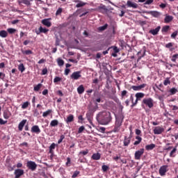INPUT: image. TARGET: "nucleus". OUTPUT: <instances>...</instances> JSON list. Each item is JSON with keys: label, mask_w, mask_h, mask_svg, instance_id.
Instances as JSON below:
<instances>
[{"label": "nucleus", "mask_w": 178, "mask_h": 178, "mask_svg": "<svg viewBox=\"0 0 178 178\" xmlns=\"http://www.w3.org/2000/svg\"><path fill=\"white\" fill-rule=\"evenodd\" d=\"M145 87H147V84L143 83L139 86H132L131 88V90H134V91H141V90H143V88H145Z\"/></svg>", "instance_id": "nucleus-9"}, {"label": "nucleus", "mask_w": 178, "mask_h": 178, "mask_svg": "<svg viewBox=\"0 0 178 178\" xmlns=\"http://www.w3.org/2000/svg\"><path fill=\"white\" fill-rule=\"evenodd\" d=\"M18 3H19V5L21 3H24V5H26L27 6H29V5H30V1H29V0H18Z\"/></svg>", "instance_id": "nucleus-32"}, {"label": "nucleus", "mask_w": 178, "mask_h": 178, "mask_svg": "<svg viewBox=\"0 0 178 178\" xmlns=\"http://www.w3.org/2000/svg\"><path fill=\"white\" fill-rule=\"evenodd\" d=\"M156 145L154 143H152L150 145H147L145 146L146 151H152L154 148H155Z\"/></svg>", "instance_id": "nucleus-22"}, {"label": "nucleus", "mask_w": 178, "mask_h": 178, "mask_svg": "<svg viewBox=\"0 0 178 178\" xmlns=\"http://www.w3.org/2000/svg\"><path fill=\"white\" fill-rule=\"evenodd\" d=\"M174 43L172 42H169L168 44H165V48H168V49H170V51L172 52L173 51H175V47H173Z\"/></svg>", "instance_id": "nucleus-20"}, {"label": "nucleus", "mask_w": 178, "mask_h": 178, "mask_svg": "<svg viewBox=\"0 0 178 178\" xmlns=\"http://www.w3.org/2000/svg\"><path fill=\"white\" fill-rule=\"evenodd\" d=\"M29 106H30V102H25L22 105V109H27V108H29Z\"/></svg>", "instance_id": "nucleus-34"}, {"label": "nucleus", "mask_w": 178, "mask_h": 178, "mask_svg": "<svg viewBox=\"0 0 178 178\" xmlns=\"http://www.w3.org/2000/svg\"><path fill=\"white\" fill-rule=\"evenodd\" d=\"M6 123H8V121H5L2 118H0V124H6Z\"/></svg>", "instance_id": "nucleus-61"}, {"label": "nucleus", "mask_w": 178, "mask_h": 178, "mask_svg": "<svg viewBox=\"0 0 178 178\" xmlns=\"http://www.w3.org/2000/svg\"><path fill=\"white\" fill-rule=\"evenodd\" d=\"M127 5L128 6V8H133L134 9H137V8H138V4L132 2L130 0H128L127 2Z\"/></svg>", "instance_id": "nucleus-15"}, {"label": "nucleus", "mask_w": 178, "mask_h": 178, "mask_svg": "<svg viewBox=\"0 0 178 178\" xmlns=\"http://www.w3.org/2000/svg\"><path fill=\"white\" fill-rule=\"evenodd\" d=\"M58 124H59V121H58V120H53L50 122V126L51 127H55L58 126Z\"/></svg>", "instance_id": "nucleus-28"}, {"label": "nucleus", "mask_w": 178, "mask_h": 178, "mask_svg": "<svg viewBox=\"0 0 178 178\" xmlns=\"http://www.w3.org/2000/svg\"><path fill=\"white\" fill-rule=\"evenodd\" d=\"M52 113V110L49 109L47 111L43 112L42 117L43 118H47V116H49L50 114Z\"/></svg>", "instance_id": "nucleus-31"}, {"label": "nucleus", "mask_w": 178, "mask_h": 178, "mask_svg": "<svg viewBox=\"0 0 178 178\" xmlns=\"http://www.w3.org/2000/svg\"><path fill=\"white\" fill-rule=\"evenodd\" d=\"M57 94L59 97H63V92H62V90H58Z\"/></svg>", "instance_id": "nucleus-62"}, {"label": "nucleus", "mask_w": 178, "mask_h": 178, "mask_svg": "<svg viewBox=\"0 0 178 178\" xmlns=\"http://www.w3.org/2000/svg\"><path fill=\"white\" fill-rule=\"evenodd\" d=\"M14 175H15V178H19L24 175V170L17 169L15 170Z\"/></svg>", "instance_id": "nucleus-12"}, {"label": "nucleus", "mask_w": 178, "mask_h": 178, "mask_svg": "<svg viewBox=\"0 0 178 178\" xmlns=\"http://www.w3.org/2000/svg\"><path fill=\"white\" fill-rule=\"evenodd\" d=\"M178 32L177 31H175L171 34V38H176L177 37Z\"/></svg>", "instance_id": "nucleus-56"}, {"label": "nucleus", "mask_w": 178, "mask_h": 178, "mask_svg": "<svg viewBox=\"0 0 178 178\" xmlns=\"http://www.w3.org/2000/svg\"><path fill=\"white\" fill-rule=\"evenodd\" d=\"M163 131H165V129L161 126L155 127L153 130L154 134H162Z\"/></svg>", "instance_id": "nucleus-10"}, {"label": "nucleus", "mask_w": 178, "mask_h": 178, "mask_svg": "<svg viewBox=\"0 0 178 178\" xmlns=\"http://www.w3.org/2000/svg\"><path fill=\"white\" fill-rule=\"evenodd\" d=\"M48 73V69L47 67L44 68L42 71V75L45 76Z\"/></svg>", "instance_id": "nucleus-57"}, {"label": "nucleus", "mask_w": 178, "mask_h": 178, "mask_svg": "<svg viewBox=\"0 0 178 178\" xmlns=\"http://www.w3.org/2000/svg\"><path fill=\"white\" fill-rule=\"evenodd\" d=\"M122 126V122L120 120H116L115 121V127L118 129Z\"/></svg>", "instance_id": "nucleus-42"}, {"label": "nucleus", "mask_w": 178, "mask_h": 178, "mask_svg": "<svg viewBox=\"0 0 178 178\" xmlns=\"http://www.w3.org/2000/svg\"><path fill=\"white\" fill-rule=\"evenodd\" d=\"M163 84L165 86H168V84H170V80L169 79V78H166L164 81H163Z\"/></svg>", "instance_id": "nucleus-53"}, {"label": "nucleus", "mask_w": 178, "mask_h": 178, "mask_svg": "<svg viewBox=\"0 0 178 178\" xmlns=\"http://www.w3.org/2000/svg\"><path fill=\"white\" fill-rule=\"evenodd\" d=\"M26 167L30 169V170H32V172H34V170L37 169V163L34 161H29L26 163Z\"/></svg>", "instance_id": "nucleus-8"}, {"label": "nucleus", "mask_w": 178, "mask_h": 178, "mask_svg": "<svg viewBox=\"0 0 178 178\" xmlns=\"http://www.w3.org/2000/svg\"><path fill=\"white\" fill-rule=\"evenodd\" d=\"M73 2L77 3L76 5V8H83V6H86V5H87V3L81 1V0H73Z\"/></svg>", "instance_id": "nucleus-13"}, {"label": "nucleus", "mask_w": 178, "mask_h": 178, "mask_svg": "<svg viewBox=\"0 0 178 178\" xmlns=\"http://www.w3.org/2000/svg\"><path fill=\"white\" fill-rule=\"evenodd\" d=\"M96 119L99 124L106 126L112 122V115L109 111H102L97 115Z\"/></svg>", "instance_id": "nucleus-1"}, {"label": "nucleus", "mask_w": 178, "mask_h": 178, "mask_svg": "<svg viewBox=\"0 0 178 178\" xmlns=\"http://www.w3.org/2000/svg\"><path fill=\"white\" fill-rule=\"evenodd\" d=\"M142 104L148 106V108H151L154 107V100L152 98L143 99Z\"/></svg>", "instance_id": "nucleus-3"}, {"label": "nucleus", "mask_w": 178, "mask_h": 178, "mask_svg": "<svg viewBox=\"0 0 178 178\" xmlns=\"http://www.w3.org/2000/svg\"><path fill=\"white\" fill-rule=\"evenodd\" d=\"M51 20H52V18H47L42 20L41 23L44 26H46V27H51L52 26V23H51Z\"/></svg>", "instance_id": "nucleus-11"}, {"label": "nucleus", "mask_w": 178, "mask_h": 178, "mask_svg": "<svg viewBox=\"0 0 178 178\" xmlns=\"http://www.w3.org/2000/svg\"><path fill=\"white\" fill-rule=\"evenodd\" d=\"M79 175H80V171H74V174L72 175V178H76L77 177V176H79Z\"/></svg>", "instance_id": "nucleus-49"}, {"label": "nucleus", "mask_w": 178, "mask_h": 178, "mask_svg": "<svg viewBox=\"0 0 178 178\" xmlns=\"http://www.w3.org/2000/svg\"><path fill=\"white\" fill-rule=\"evenodd\" d=\"M136 140L134 143V145H138L141 141H143V138H141L140 136H136Z\"/></svg>", "instance_id": "nucleus-26"}, {"label": "nucleus", "mask_w": 178, "mask_h": 178, "mask_svg": "<svg viewBox=\"0 0 178 178\" xmlns=\"http://www.w3.org/2000/svg\"><path fill=\"white\" fill-rule=\"evenodd\" d=\"M152 2H154V0H147L145 2V5H151V3H152Z\"/></svg>", "instance_id": "nucleus-58"}, {"label": "nucleus", "mask_w": 178, "mask_h": 178, "mask_svg": "<svg viewBox=\"0 0 178 178\" xmlns=\"http://www.w3.org/2000/svg\"><path fill=\"white\" fill-rule=\"evenodd\" d=\"M31 133H35V134H40V133H41V129H40L38 125H34L31 127Z\"/></svg>", "instance_id": "nucleus-14"}, {"label": "nucleus", "mask_w": 178, "mask_h": 178, "mask_svg": "<svg viewBox=\"0 0 178 178\" xmlns=\"http://www.w3.org/2000/svg\"><path fill=\"white\" fill-rule=\"evenodd\" d=\"M98 10L101 13H104V12H106L108 10V9L106 8V6H99L97 8Z\"/></svg>", "instance_id": "nucleus-29"}, {"label": "nucleus", "mask_w": 178, "mask_h": 178, "mask_svg": "<svg viewBox=\"0 0 178 178\" xmlns=\"http://www.w3.org/2000/svg\"><path fill=\"white\" fill-rule=\"evenodd\" d=\"M135 97L136 99L135 100V102L134 103V104H131V108H134V106H136V105L138 104V101H141L142 98H144V97H145V94L143 92H137L135 95Z\"/></svg>", "instance_id": "nucleus-2"}, {"label": "nucleus", "mask_w": 178, "mask_h": 178, "mask_svg": "<svg viewBox=\"0 0 178 178\" xmlns=\"http://www.w3.org/2000/svg\"><path fill=\"white\" fill-rule=\"evenodd\" d=\"M62 78L59 76H56L54 79V83H59V81H61Z\"/></svg>", "instance_id": "nucleus-50"}, {"label": "nucleus", "mask_w": 178, "mask_h": 178, "mask_svg": "<svg viewBox=\"0 0 178 178\" xmlns=\"http://www.w3.org/2000/svg\"><path fill=\"white\" fill-rule=\"evenodd\" d=\"M27 122V120H23L22 122H19L18 125V129L19 131H22L23 130V127H24V124H26Z\"/></svg>", "instance_id": "nucleus-18"}, {"label": "nucleus", "mask_w": 178, "mask_h": 178, "mask_svg": "<svg viewBox=\"0 0 178 178\" xmlns=\"http://www.w3.org/2000/svg\"><path fill=\"white\" fill-rule=\"evenodd\" d=\"M18 70H19V72H21V73H23V72H24V70H26V67H24V65H23V63H21L18 66Z\"/></svg>", "instance_id": "nucleus-35"}, {"label": "nucleus", "mask_w": 178, "mask_h": 178, "mask_svg": "<svg viewBox=\"0 0 178 178\" xmlns=\"http://www.w3.org/2000/svg\"><path fill=\"white\" fill-rule=\"evenodd\" d=\"M69 73H70V69L66 68L65 70V76H67L69 74Z\"/></svg>", "instance_id": "nucleus-60"}, {"label": "nucleus", "mask_w": 178, "mask_h": 178, "mask_svg": "<svg viewBox=\"0 0 178 178\" xmlns=\"http://www.w3.org/2000/svg\"><path fill=\"white\" fill-rule=\"evenodd\" d=\"M176 151H177V149L176 147L172 149V150L170 153V158H175L174 154H176Z\"/></svg>", "instance_id": "nucleus-38"}, {"label": "nucleus", "mask_w": 178, "mask_h": 178, "mask_svg": "<svg viewBox=\"0 0 178 178\" xmlns=\"http://www.w3.org/2000/svg\"><path fill=\"white\" fill-rule=\"evenodd\" d=\"M85 129H86V128L84 127V126L80 127L79 128V130H78V134H81V133H82L83 131H84Z\"/></svg>", "instance_id": "nucleus-52"}, {"label": "nucleus", "mask_w": 178, "mask_h": 178, "mask_svg": "<svg viewBox=\"0 0 178 178\" xmlns=\"http://www.w3.org/2000/svg\"><path fill=\"white\" fill-rule=\"evenodd\" d=\"M63 12V8H58L56 12V16H60Z\"/></svg>", "instance_id": "nucleus-37"}, {"label": "nucleus", "mask_w": 178, "mask_h": 178, "mask_svg": "<svg viewBox=\"0 0 178 178\" xmlns=\"http://www.w3.org/2000/svg\"><path fill=\"white\" fill-rule=\"evenodd\" d=\"M56 147V144L53 143L50 146H49V154H51V157L54 156V149H55V147Z\"/></svg>", "instance_id": "nucleus-19"}, {"label": "nucleus", "mask_w": 178, "mask_h": 178, "mask_svg": "<svg viewBox=\"0 0 178 178\" xmlns=\"http://www.w3.org/2000/svg\"><path fill=\"white\" fill-rule=\"evenodd\" d=\"M49 31V29H47V28H42V26L39 27V31H36V34H41V33H43L44 34H47Z\"/></svg>", "instance_id": "nucleus-17"}, {"label": "nucleus", "mask_w": 178, "mask_h": 178, "mask_svg": "<svg viewBox=\"0 0 178 178\" xmlns=\"http://www.w3.org/2000/svg\"><path fill=\"white\" fill-rule=\"evenodd\" d=\"M74 116L71 114L67 117L65 122L66 123H72V122H74Z\"/></svg>", "instance_id": "nucleus-21"}, {"label": "nucleus", "mask_w": 178, "mask_h": 178, "mask_svg": "<svg viewBox=\"0 0 178 178\" xmlns=\"http://www.w3.org/2000/svg\"><path fill=\"white\" fill-rule=\"evenodd\" d=\"M42 95H47L48 94V89H45L42 92Z\"/></svg>", "instance_id": "nucleus-64"}, {"label": "nucleus", "mask_w": 178, "mask_h": 178, "mask_svg": "<svg viewBox=\"0 0 178 178\" xmlns=\"http://www.w3.org/2000/svg\"><path fill=\"white\" fill-rule=\"evenodd\" d=\"M79 154H81L82 155H87V154H88V150L86 149V150L80 152Z\"/></svg>", "instance_id": "nucleus-59"}, {"label": "nucleus", "mask_w": 178, "mask_h": 178, "mask_svg": "<svg viewBox=\"0 0 178 178\" xmlns=\"http://www.w3.org/2000/svg\"><path fill=\"white\" fill-rule=\"evenodd\" d=\"M3 116L4 119H8L9 118H10V115L9 114V113L8 111H4Z\"/></svg>", "instance_id": "nucleus-45"}, {"label": "nucleus", "mask_w": 178, "mask_h": 178, "mask_svg": "<svg viewBox=\"0 0 178 178\" xmlns=\"http://www.w3.org/2000/svg\"><path fill=\"white\" fill-rule=\"evenodd\" d=\"M63 140H65V135H61L60 139L58 140V144H60Z\"/></svg>", "instance_id": "nucleus-55"}, {"label": "nucleus", "mask_w": 178, "mask_h": 178, "mask_svg": "<svg viewBox=\"0 0 178 178\" xmlns=\"http://www.w3.org/2000/svg\"><path fill=\"white\" fill-rule=\"evenodd\" d=\"M7 31L9 34H15V33H16V29L13 28H8Z\"/></svg>", "instance_id": "nucleus-41"}, {"label": "nucleus", "mask_w": 178, "mask_h": 178, "mask_svg": "<svg viewBox=\"0 0 178 178\" xmlns=\"http://www.w3.org/2000/svg\"><path fill=\"white\" fill-rule=\"evenodd\" d=\"M81 77V71H76L74 72L70 75V79L71 80H79Z\"/></svg>", "instance_id": "nucleus-6"}, {"label": "nucleus", "mask_w": 178, "mask_h": 178, "mask_svg": "<svg viewBox=\"0 0 178 178\" xmlns=\"http://www.w3.org/2000/svg\"><path fill=\"white\" fill-rule=\"evenodd\" d=\"M144 148H141L139 150L136 151L134 154V159L136 161H140L141 159V156L144 155Z\"/></svg>", "instance_id": "nucleus-5"}, {"label": "nucleus", "mask_w": 178, "mask_h": 178, "mask_svg": "<svg viewBox=\"0 0 178 178\" xmlns=\"http://www.w3.org/2000/svg\"><path fill=\"white\" fill-rule=\"evenodd\" d=\"M161 30V26H159L154 29H151L149 31V34H152V35H157L158 33H159Z\"/></svg>", "instance_id": "nucleus-16"}, {"label": "nucleus", "mask_w": 178, "mask_h": 178, "mask_svg": "<svg viewBox=\"0 0 178 178\" xmlns=\"http://www.w3.org/2000/svg\"><path fill=\"white\" fill-rule=\"evenodd\" d=\"M169 166L168 165H162L160 167L159 170V173L160 176H165L166 175V172L169 170Z\"/></svg>", "instance_id": "nucleus-7"}, {"label": "nucleus", "mask_w": 178, "mask_h": 178, "mask_svg": "<svg viewBox=\"0 0 178 178\" xmlns=\"http://www.w3.org/2000/svg\"><path fill=\"white\" fill-rule=\"evenodd\" d=\"M42 87V84L39 83L36 86L34 87L33 90L34 91H40V89Z\"/></svg>", "instance_id": "nucleus-46"}, {"label": "nucleus", "mask_w": 178, "mask_h": 178, "mask_svg": "<svg viewBox=\"0 0 178 178\" xmlns=\"http://www.w3.org/2000/svg\"><path fill=\"white\" fill-rule=\"evenodd\" d=\"M0 37L1 38H6L8 37V31L5 30L0 31Z\"/></svg>", "instance_id": "nucleus-27"}, {"label": "nucleus", "mask_w": 178, "mask_h": 178, "mask_svg": "<svg viewBox=\"0 0 178 178\" xmlns=\"http://www.w3.org/2000/svg\"><path fill=\"white\" fill-rule=\"evenodd\" d=\"M170 92L171 95H175V94H176V92H177V89H176V88H172L170 90Z\"/></svg>", "instance_id": "nucleus-47"}, {"label": "nucleus", "mask_w": 178, "mask_h": 178, "mask_svg": "<svg viewBox=\"0 0 178 178\" xmlns=\"http://www.w3.org/2000/svg\"><path fill=\"white\" fill-rule=\"evenodd\" d=\"M102 170L103 172H108V170H109V166L106 165H103L102 166Z\"/></svg>", "instance_id": "nucleus-43"}, {"label": "nucleus", "mask_w": 178, "mask_h": 178, "mask_svg": "<svg viewBox=\"0 0 178 178\" xmlns=\"http://www.w3.org/2000/svg\"><path fill=\"white\" fill-rule=\"evenodd\" d=\"M33 116L35 118H38L40 116V112L38 111V109L35 108L33 111Z\"/></svg>", "instance_id": "nucleus-40"}, {"label": "nucleus", "mask_w": 178, "mask_h": 178, "mask_svg": "<svg viewBox=\"0 0 178 178\" xmlns=\"http://www.w3.org/2000/svg\"><path fill=\"white\" fill-rule=\"evenodd\" d=\"M149 15L153 16V17H159L161 16V13L158 11H150Z\"/></svg>", "instance_id": "nucleus-24"}, {"label": "nucleus", "mask_w": 178, "mask_h": 178, "mask_svg": "<svg viewBox=\"0 0 178 178\" xmlns=\"http://www.w3.org/2000/svg\"><path fill=\"white\" fill-rule=\"evenodd\" d=\"M106 29H108V24H106L104 26L99 27V31H104V30H106Z\"/></svg>", "instance_id": "nucleus-44"}, {"label": "nucleus", "mask_w": 178, "mask_h": 178, "mask_svg": "<svg viewBox=\"0 0 178 178\" xmlns=\"http://www.w3.org/2000/svg\"><path fill=\"white\" fill-rule=\"evenodd\" d=\"M170 108H172V111H177L178 110L177 106L171 105Z\"/></svg>", "instance_id": "nucleus-63"}, {"label": "nucleus", "mask_w": 178, "mask_h": 178, "mask_svg": "<svg viewBox=\"0 0 178 178\" xmlns=\"http://www.w3.org/2000/svg\"><path fill=\"white\" fill-rule=\"evenodd\" d=\"M145 52H146L145 49H143V50H140L139 52H138V55H141V54H142V58H143L145 56Z\"/></svg>", "instance_id": "nucleus-48"}, {"label": "nucleus", "mask_w": 178, "mask_h": 178, "mask_svg": "<svg viewBox=\"0 0 178 178\" xmlns=\"http://www.w3.org/2000/svg\"><path fill=\"white\" fill-rule=\"evenodd\" d=\"M178 59V54H174L172 57V62H176V60Z\"/></svg>", "instance_id": "nucleus-51"}, {"label": "nucleus", "mask_w": 178, "mask_h": 178, "mask_svg": "<svg viewBox=\"0 0 178 178\" xmlns=\"http://www.w3.org/2000/svg\"><path fill=\"white\" fill-rule=\"evenodd\" d=\"M22 54H23V55H33V51L28 49V50H22Z\"/></svg>", "instance_id": "nucleus-33"}, {"label": "nucleus", "mask_w": 178, "mask_h": 178, "mask_svg": "<svg viewBox=\"0 0 178 178\" xmlns=\"http://www.w3.org/2000/svg\"><path fill=\"white\" fill-rule=\"evenodd\" d=\"M173 20V17L170 15H165L164 23H170Z\"/></svg>", "instance_id": "nucleus-25"}, {"label": "nucleus", "mask_w": 178, "mask_h": 178, "mask_svg": "<svg viewBox=\"0 0 178 178\" xmlns=\"http://www.w3.org/2000/svg\"><path fill=\"white\" fill-rule=\"evenodd\" d=\"M130 131L131 134L129 137L124 136L123 141L124 147H129V145H130V143H131V137H133V136L131 135L133 133V131H131V128H130Z\"/></svg>", "instance_id": "nucleus-4"}, {"label": "nucleus", "mask_w": 178, "mask_h": 178, "mask_svg": "<svg viewBox=\"0 0 178 178\" xmlns=\"http://www.w3.org/2000/svg\"><path fill=\"white\" fill-rule=\"evenodd\" d=\"M77 92L78 94H83V92H84V86L83 85H80L78 88H77Z\"/></svg>", "instance_id": "nucleus-30"}, {"label": "nucleus", "mask_w": 178, "mask_h": 178, "mask_svg": "<svg viewBox=\"0 0 178 178\" xmlns=\"http://www.w3.org/2000/svg\"><path fill=\"white\" fill-rule=\"evenodd\" d=\"M127 90H122L121 92V97L123 98L124 97H127Z\"/></svg>", "instance_id": "nucleus-54"}, {"label": "nucleus", "mask_w": 178, "mask_h": 178, "mask_svg": "<svg viewBox=\"0 0 178 178\" xmlns=\"http://www.w3.org/2000/svg\"><path fill=\"white\" fill-rule=\"evenodd\" d=\"M57 63L58 66H63L65 65V61L62 58H58Z\"/></svg>", "instance_id": "nucleus-39"}, {"label": "nucleus", "mask_w": 178, "mask_h": 178, "mask_svg": "<svg viewBox=\"0 0 178 178\" xmlns=\"http://www.w3.org/2000/svg\"><path fill=\"white\" fill-rule=\"evenodd\" d=\"M92 159L94 161H99V159H101V154L99 153L93 154L92 156Z\"/></svg>", "instance_id": "nucleus-23"}, {"label": "nucleus", "mask_w": 178, "mask_h": 178, "mask_svg": "<svg viewBox=\"0 0 178 178\" xmlns=\"http://www.w3.org/2000/svg\"><path fill=\"white\" fill-rule=\"evenodd\" d=\"M169 29H170V26L165 25L163 26L161 31L162 33H168V31H169Z\"/></svg>", "instance_id": "nucleus-36"}]
</instances>
